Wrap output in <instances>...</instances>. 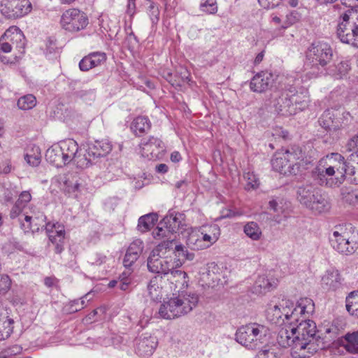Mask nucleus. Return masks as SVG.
<instances>
[{
    "mask_svg": "<svg viewBox=\"0 0 358 358\" xmlns=\"http://www.w3.org/2000/svg\"><path fill=\"white\" fill-rule=\"evenodd\" d=\"M198 302L199 296L195 292L178 290L160 306L159 314L166 320L179 317L192 311Z\"/></svg>",
    "mask_w": 358,
    "mask_h": 358,
    "instance_id": "nucleus-1",
    "label": "nucleus"
},
{
    "mask_svg": "<svg viewBox=\"0 0 358 358\" xmlns=\"http://www.w3.org/2000/svg\"><path fill=\"white\" fill-rule=\"evenodd\" d=\"M332 49L327 43H313L306 52L304 66L308 74L317 76L323 73L324 66L330 62Z\"/></svg>",
    "mask_w": 358,
    "mask_h": 358,
    "instance_id": "nucleus-2",
    "label": "nucleus"
},
{
    "mask_svg": "<svg viewBox=\"0 0 358 358\" xmlns=\"http://www.w3.org/2000/svg\"><path fill=\"white\" fill-rule=\"evenodd\" d=\"M336 36L342 43L358 48V7H351L339 17Z\"/></svg>",
    "mask_w": 358,
    "mask_h": 358,
    "instance_id": "nucleus-3",
    "label": "nucleus"
},
{
    "mask_svg": "<svg viewBox=\"0 0 358 358\" xmlns=\"http://www.w3.org/2000/svg\"><path fill=\"white\" fill-rule=\"evenodd\" d=\"M269 329L267 327L250 323L239 327L235 334L236 341L248 349L259 348L268 341Z\"/></svg>",
    "mask_w": 358,
    "mask_h": 358,
    "instance_id": "nucleus-4",
    "label": "nucleus"
},
{
    "mask_svg": "<svg viewBox=\"0 0 358 358\" xmlns=\"http://www.w3.org/2000/svg\"><path fill=\"white\" fill-rule=\"evenodd\" d=\"M294 331L301 343H307L305 346L306 352L309 354V357L315 353L319 349L323 348V345L319 346L316 344L320 337L317 335V327L315 322L306 318V315L299 317L298 322H291Z\"/></svg>",
    "mask_w": 358,
    "mask_h": 358,
    "instance_id": "nucleus-5",
    "label": "nucleus"
},
{
    "mask_svg": "<svg viewBox=\"0 0 358 358\" xmlns=\"http://www.w3.org/2000/svg\"><path fill=\"white\" fill-rule=\"evenodd\" d=\"M173 241H164L158 244L150 253L147 259V266L150 272L168 275L173 264L166 257H162L167 251L173 249Z\"/></svg>",
    "mask_w": 358,
    "mask_h": 358,
    "instance_id": "nucleus-6",
    "label": "nucleus"
},
{
    "mask_svg": "<svg viewBox=\"0 0 358 358\" xmlns=\"http://www.w3.org/2000/svg\"><path fill=\"white\" fill-rule=\"evenodd\" d=\"M280 306L287 325L291 322H298L300 317H303L305 315H309L315 310L314 302L310 298L300 299L296 306H294V303L291 301L282 299L280 303Z\"/></svg>",
    "mask_w": 358,
    "mask_h": 358,
    "instance_id": "nucleus-7",
    "label": "nucleus"
},
{
    "mask_svg": "<svg viewBox=\"0 0 358 358\" xmlns=\"http://www.w3.org/2000/svg\"><path fill=\"white\" fill-rule=\"evenodd\" d=\"M294 329L291 322L280 329L277 336L278 344L282 348L292 347L293 358H309V354L304 350L307 343H301Z\"/></svg>",
    "mask_w": 358,
    "mask_h": 358,
    "instance_id": "nucleus-8",
    "label": "nucleus"
},
{
    "mask_svg": "<svg viewBox=\"0 0 358 358\" xmlns=\"http://www.w3.org/2000/svg\"><path fill=\"white\" fill-rule=\"evenodd\" d=\"M60 23L65 30L75 32L86 27L88 18L84 12L77 8H69L62 14Z\"/></svg>",
    "mask_w": 358,
    "mask_h": 358,
    "instance_id": "nucleus-9",
    "label": "nucleus"
},
{
    "mask_svg": "<svg viewBox=\"0 0 358 358\" xmlns=\"http://www.w3.org/2000/svg\"><path fill=\"white\" fill-rule=\"evenodd\" d=\"M31 10L29 0H0V12L8 18H18Z\"/></svg>",
    "mask_w": 358,
    "mask_h": 358,
    "instance_id": "nucleus-10",
    "label": "nucleus"
},
{
    "mask_svg": "<svg viewBox=\"0 0 358 358\" xmlns=\"http://www.w3.org/2000/svg\"><path fill=\"white\" fill-rule=\"evenodd\" d=\"M329 238L331 245L339 253L350 255L357 249L356 242H350L347 237L348 233L343 231L341 226H336Z\"/></svg>",
    "mask_w": 358,
    "mask_h": 358,
    "instance_id": "nucleus-11",
    "label": "nucleus"
},
{
    "mask_svg": "<svg viewBox=\"0 0 358 358\" xmlns=\"http://www.w3.org/2000/svg\"><path fill=\"white\" fill-rule=\"evenodd\" d=\"M299 79L295 80L294 85H289L287 88L292 105L295 109V113L301 111L308 107L310 102L308 91L303 87H299Z\"/></svg>",
    "mask_w": 358,
    "mask_h": 358,
    "instance_id": "nucleus-12",
    "label": "nucleus"
},
{
    "mask_svg": "<svg viewBox=\"0 0 358 358\" xmlns=\"http://www.w3.org/2000/svg\"><path fill=\"white\" fill-rule=\"evenodd\" d=\"M344 113H342L344 115ZM341 113L338 110L331 108L326 110L319 120L320 124L325 130L333 134L342 127Z\"/></svg>",
    "mask_w": 358,
    "mask_h": 358,
    "instance_id": "nucleus-13",
    "label": "nucleus"
},
{
    "mask_svg": "<svg viewBox=\"0 0 358 358\" xmlns=\"http://www.w3.org/2000/svg\"><path fill=\"white\" fill-rule=\"evenodd\" d=\"M289 92L287 88L275 96L273 100V106L275 110L280 115L289 116L295 115V109L292 105Z\"/></svg>",
    "mask_w": 358,
    "mask_h": 358,
    "instance_id": "nucleus-14",
    "label": "nucleus"
},
{
    "mask_svg": "<svg viewBox=\"0 0 358 358\" xmlns=\"http://www.w3.org/2000/svg\"><path fill=\"white\" fill-rule=\"evenodd\" d=\"M24 222L21 223L24 231H38L40 229L49 230L50 224L46 223V217L43 212H34L33 215H23Z\"/></svg>",
    "mask_w": 358,
    "mask_h": 358,
    "instance_id": "nucleus-15",
    "label": "nucleus"
},
{
    "mask_svg": "<svg viewBox=\"0 0 358 358\" xmlns=\"http://www.w3.org/2000/svg\"><path fill=\"white\" fill-rule=\"evenodd\" d=\"M142 155L149 159H155L164 152L165 146L162 141L157 137L150 136L142 143Z\"/></svg>",
    "mask_w": 358,
    "mask_h": 358,
    "instance_id": "nucleus-16",
    "label": "nucleus"
},
{
    "mask_svg": "<svg viewBox=\"0 0 358 358\" xmlns=\"http://www.w3.org/2000/svg\"><path fill=\"white\" fill-rule=\"evenodd\" d=\"M274 81L273 75L268 71L257 73L251 79L250 88L252 92L262 93L268 90Z\"/></svg>",
    "mask_w": 358,
    "mask_h": 358,
    "instance_id": "nucleus-17",
    "label": "nucleus"
},
{
    "mask_svg": "<svg viewBox=\"0 0 358 358\" xmlns=\"http://www.w3.org/2000/svg\"><path fill=\"white\" fill-rule=\"evenodd\" d=\"M271 165L275 171L284 175H296V164H290L285 152H278L271 159Z\"/></svg>",
    "mask_w": 358,
    "mask_h": 358,
    "instance_id": "nucleus-18",
    "label": "nucleus"
},
{
    "mask_svg": "<svg viewBox=\"0 0 358 358\" xmlns=\"http://www.w3.org/2000/svg\"><path fill=\"white\" fill-rule=\"evenodd\" d=\"M329 161L333 165L335 171L340 174V176L337 178H342L343 182L345 180L347 174L353 175L355 173V167L350 165L344 157L339 153H331L329 157Z\"/></svg>",
    "mask_w": 358,
    "mask_h": 358,
    "instance_id": "nucleus-19",
    "label": "nucleus"
},
{
    "mask_svg": "<svg viewBox=\"0 0 358 358\" xmlns=\"http://www.w3.org/2000/svg\"><path fill=\"white\" fill-rule=\"evenodd\" d=\"M157 345L156 337L145 334L136 340V352L141 357L150 356L154 352Z\"/></svg>",
    "mask_w": 358,
    "mask_h": 358,
    "instance_id": "nucleus-20",
    "label": "nucleus"
},
{
    "mask_svg": "<svg viewBox=\"0 0 358 358\" xmlns=\"http://www.w3.org/2000/svg\"><path fill=\"white\" fill-rule=\"evenodd\" d=\"M3 38L12 44L20 55H23L25 48V37L22 31L17 27H9L3 35Z\"/></svg>",
    "mask_w": 358,
    "mask_h": 358,
    "instance_id": "nucleus-21",
    "label": "nucleus"
},
{
    "mask_svg": "<svg viewBox=\"0 0 358 358\" xmlns=\"http://www.w3.org/2000/svg\"><path fill=\"white\" fill-rule=\"evenodd\" d=\"M312 177L314 180L321 186L336 187L343 183L342 178H328L323 171V168L320 166H317L313 170Z\"/></svg>",
    "mask_w": 358,
    "mask_h": 358,
    "instance_id": "nucleus-22",
    "label": "nucleus"
},
{
    "mask_svg": "<svg viewBox=\"0 0 358 358\" xmlns=\"http://www.w3.org/2000/svg\"><path fill=\"white\" fill-rule=\"evenodd\" d=\"M336 344L344 348L349 353L358 354V330L341 336L337 340Z\"/></svg>",
    "mask_w": 358,
    "mask_h": 358,
    "instance_id": "nucleus-23",
    "label": "nucleus"
},
{
    "mask_svg": "<svg viewBox=\"0 0 358 358\" xmlns=\"http://www.w3.org/2000/svg\"><path fill=\"white\" fill-rule=\"evenodd\" d=\"M89 156L96 159L106 156L112 150V145L107 140L96 141L94 143L88 145Z\"/></svg>",
    "mask_w": 358,
    "mask_h": 358,
    "instance_id": "nucleus-24",
    "label": "nucleus"
},
{
    "mask_svg": "<svg viewBox=\"0 0 358 358\" xmlns=\"http://www.w3.org/2000/svg\"><path fill=\"white\" fill-rule=\"evenodd\" d=\"M284 152L288 158V161L290 164H296L297 172L299 171L301 166L310 162V160L305 156V153L299 146H292Z\"/></svg>",
    "mask_w": 358,
    "mask_h": 358,
    "instance_id": "nucleus-25",
    "label": "nucleus"
},
{
    "mask_svg": "<svg viewBox=\"0 0 358 358\" xmlns=\"http://www.w3.org/2000/svg\"><path fill=\"white\" fill-rule=\"evenodd\" d=\"M277 287V280L268 279L266 276L260 275L255 280L252 287V292L256 294H264Z\"/></svg>",
    "mask_w": 358,
    "mask_h": 358,
    "instance_id": "nucleus-26",
    "label": "nucleus"
},
{
    "mask_svg": "<svg viewBox=\"0 0 358 358\" xmlns=\"http://www.w3.org/2000/svg\"><path fill=\"white\" fill-rule=\"evenodd\" d=\"M184 215L180 213L170 212L160 222V224L169 229L171 233H176L182 226Z\"/></svg>",
    "mask_w": 358,
    "mask_h": 358,
    "instance_id": "nucleus-27",
    "label": "nucleus"
},
{
    "mask_svg": "<svg viewBox=\"0 0 358 358\" xmlns=\"http://www.w3.org/2000/svg\"><path fill=\"white\" fill-rule=\"evenodd\" d=\"M52 227L55 228V230L50 232L49 239L55 245V252L60 254L64 249L65 231L64 227L58 224H53Z\"/></svg>",
    "mask_w": 358,
    "mask_h": 358,
    "instance_id": "nucleus-28",
    "label": "nucleus"
},
{
    "mask_svg": "<svg viewBox=\"0 0 358 358\" xmlns=\"http://www.w3.org/2000/svg\"><path fill=\"white\" fill-rule=\"evenodd\" d=\"M58 146L59 147L64 161L67 164L76 157L78 152V145L77 142L73 139H68L65 141L61 142Z\"/></svg>",
    "mask_w": 358,
    "mask_h": 358,
    "instance_id": "nucleus-29",
    "label": "nucleus"
},
{
    "mask_svg": "<svg viewBox=\"0 0 358 358\" xmlns=\"http://www.w3.org/2000/svg\"><path fill=\"white\" fill-rule=\"evenodd\" d=\"M45 159L48 162L57 167H62L67 164L66 162L64 161L63 154L58 145H52L47 150Z\"/></svg>",
    "mask_w": 358,
    "mask_h": 358,
    "instance_id": "nucleus-30",
    "label": "nucleus"
},
{
    "mask_svg": "<svg viewBox=\"0 0 358 358\" xmlns=\"http://www.w3.org/2000/svg\"><path fill=\"white\" fill-rule=\"evenodd\" d=\"M168 275H170L168 280H170L171 283L175 284L176 288H179V290H182V289L187 287L188 277L185 271L174 269L172 265Z\"/></svg>",
    "mask_w": 358,
    "mask_h": 358,
    "instance_id": "nucleus-31",
    "label": "nucleus"
},
{
    "mask_svg": "<svg viewBox=\"0 0 358 358\" xmlns=\"http://www.w3.org/2000/svg\"><path fill=\"white\" fill-rule=\"evenodd\" d=\"M308 208L315 213H321L327 211L330 208V203L324 195L317 191Z\"/></svg>",
    "mask_w": 358,
    "mask_h": 358,
    "instance_id": "nucleus-32",
    "label": "nucleus"
},
{
    "mask_svg": "<svg viewBox=\"0 0 358 358\" xmlns=\"http://www.w3.org/2000/svg\"><path fill=\"white\" fill-rule=\"evenodd\" d=\"M322 282L328 289L336 290L341 285V277L337 270L328 271L322 278Z\"/></svg>",
    "mask_w": 358,
    "mask_h": 358,
    "instance_id": "nucleus-33",
    "label": "nucleus"
},
{
    "mask_svg": "<svg viewBox=\"0 0 358 358\" xmlns=\"http://www.w3.org/2000/svg\"><path fill=\"white\" fill-rule=\"evenodd\" d=\"M151 128V122L148 117L145 116H138L136 117L131 125V130L136 135L141 136L142 134L150 131Z\"/></svg>",
    "mask_w": 358,
    "mask_h": 358,
    "instance_id": "nucleus-34",
    "label": "nucleus"
},
{
    "mask_svg": "<svg viewBox=\"0 0 358 358\" xmlns=\"http://www.w3.org/2000/svg\"><path fill=\"white\" fill-rule=\"evenodd\" d=\"M157 220V213H152L143 215L138 219L137 229L141 233L148 231L153 227Z\"/></svg>",
    "mask_w": 358,
    "mask_h": 358,
    "instance_id": "nucleus-35",
    "label": "nucleus"
},
{
    "mask_svg": "<svg viewBox=\"0 0 358 358\" xmlns=\"http://www.w3.org/2000/svg\"><path fill=\"white\" fill-rule=\"evenodd\" d=\"M317 191L310 185L299 187L297 189V199L299 201L308 208Z\"/></svg>",
    "mask_w": 358,
    "mask_h": 358,
    "instance_id": "nucleus-36",
    "label": "nucleus"
},
{
    "mask_svg": "<svg viewBox=\"0 0 358 358\" xmlns=\"http://www.w3.org/2000/svg\"><path fill=\"white\" fill-rule=\"evenodd\" d=\"M350 70L349 62L342 61L337 65L330 67L328 73L335 79H342L348 75Z\"/></svg>",
    "mask_w": 358,
    "mask_h": 358,
    "instance_id": "nucleus-37",
    "label": "nucleus"
},
{
    "mask_svg": "<svg viewBox=\"0 0 358 358\" xmlns=\"http://www.w3.org/2000/svg\"><path fill=\"white\" fill-rule=\"evenodd\" d=\"M245 234L252 241H259L262 236V231L255 222H248L243 227Z\"/></svg>",
    "mask_w": 358,
    "mask_h": 358,
    "instance_id": "nucleus-38",
    "label": "nucleus"
},
{
    "mask_svg": "<svg viewBox=\"0 0 358 358\" xmlns=\"http://www.w3.org/2000/svg\"><path fill=\"white\" fill-rule=\"evenodd\" d=\"M266 315L268 320L273 323L279 324L282 323L286 324L280 303L275 305L273 307L268 308L266 310Z\"/></svg>",
    "mask_w": 358,
    "mask_h": 358,
    "instance_id": "nucleus-39",
    "label": "nucleus"
},
{
    "mask_svg": "<svg viewBox=\"0 0 358 358\" xmlns=\"http://www.w3.org/2000/svg\"><path fill=\"white\" fill-rule=\"evenodd\" d=\"M346 310L358 317V290L351 292L346 297Z\"/></svg>",
    "mask_w": 358,
    "mask_h": 358,
    "instance_id": "nucleus-40",
    "label": "nucleus"
},
{
    "mask_svg": "<svg viewBox=\"0 0 358 358\" xmlns=\"http://www.w3.org/2000/svg\"><path fill=\"white\" fill-rule=\"evenodd\" d=\"M187 244L194 250H199L206 249L204 242L202 241L200 235L196 233H192L189 235L187 239Z\"/></svg>",
    "mask_w": 358,
    "mask_h": 358,
    "instance_id": "nucleus-41",
    "label": "nucleus"
},
{
    "mask_svg": "<svg viewBox=\"0 0 358 358\" xmlns=\"http://www.w3.org/2000/svg\"><path fill=\"white\" fill-rule=\"evenodd\" d=\"M13 320L8 317L0 322V340L8 338L13 332Z\"/></svg>",
    "mask_w": 358,
    "mask_h": 358,
    "instance_id": "nucleus-42",
    "label": "nucleus"
},
{
    "mask_svg": "<svg viewBox=\"0 0 358 358\" xmlns=\"http://www.w3.org/2000/svg\"><path fill=\"white\" fill-rule=\"evenodd\" d=\"M36 99L32 94H27L20 97L17 101V106L22 110H29L36 106Z\"/></svg>",
    "mask_w": 358,
    "mask_h": 358,
    "instance_id": "nucleus-43",
    "label": "nucleus"
},
{
    "mask_svg": "<svg viewBox=\"0 0 358 358\" xmlns=\"http://www.w3.org/2000/svg\"><path fill=\"white\" fill-rule=\"evenodd\" d=\"M74 162L77 164V166L81 169H85L94 164L96 160L92 156H89L88 150H86V153L81 156L80 155H76V157L73 159Z\"/></svg>",
    "mask_w": 358,
    "mask_h": 358,
    "instance_id": "nucleus-44",
    "label": "nucleus"
},
{
    "mask_svg": "<svg viewBox=\"0 0 358 358\" xmlns=\"http://www.w3.org/2000/svg\"><path fill=\"white\" fill-rule=\"evenodd\" d=\"M244 180H245V189L251 190L258 188L259 181L258 178L254 174L253 172H245L243 175Z\"/></svg>",
    "mask_w": 358,
    "mask_h": 358,
    "instance_id": "nucleus-45",
    "label": "nucleus"
},
{
    "mask_svg": "<svg viewBox=\"0 0 358 358\" xmlns=\"http://www.w3.org/2000/svg\"><path fill=\"white\" fill-rule=\"evenodd\" d=\"M342 199L349 204H356L358 203V194L356 191L350 189L348 187L341 189Z\"/></svg>",
    "mask_w": 358,
    "mask_h": 358,
    "instance_id": "nucleus-46",
    "label": "nucleus"
},
{
    "mask_svg": "<svg viewBox=\"0 0 358 358\" xmlns=\"http://www.w3.org/2000/svg\"><path fill=\"white\" fill-rule=\"evenodd\" d=\"M157 277H154L150 280L148 285L149 295L154 300H157L161 298V289L157 285Z\"/></svg>",
    "mask_w": 358,
    "mask_h": 358,
    "instance_id": "nucleus-47",
    "label": "nucleus"
},
{
    "mask_svg": "<svg viewBox=\"0 0 358 358\" xmlns=\"http://www.w3.org/2000/svg\"><path fill=\"white\" fill-rule=\"evenodd\" d=\"M200 8L208 14H215L217 11L216 0H201Z\"/></svg>",
    "mask_w": 358,
    "mask_h": 358,
    "instance_id": "nucleus-48",
    "label": "nucleus"
},
{
    "mask_svg": "<svg viewBox=\"0 0 358 358\" xmlns=\"http://www.w3.org/2000/svg\"><path fill=\"white\" fill-rule=\"evenodd\" d=\"M301 17V14L296 11V10H292L290 11L288 14L286 15V19L284 22V24L282 26L283 29H286L291 25L296 23L300 20Z\"/></svg>",
    "mask_w": 358,
    "mask_h": 358,
    "instance_id": "nucleus-49",
    "label": "nucleus"
},
{
    "mask_svg": "<svg viewBox=\"0 0 358 358\" xmlns=\"http://www.w3.org/2000/svg\"><path fill=\"white\" fill-rule=\"evenodd\" d=\"M77 97L83 99L86 103H90L95 99V92L94 90H80L76 92Z\"/></svg>",
    "mask_w": 358,
    "mask_h": 358,
    "instance_id": "nucleus-50",
    "label": "nucleus"
},
{
    "mask_svg": "<svg viewBox=\"0 0 358 358\" xmlns=\"http://www.w3.org/2000/svg\"><path fill=\"white\" fill-rule=\"evenodd\" d=\"M143 242L140 239H136L129 245L127 252L132 255H136V257H139L143 252Z\"/></svg>",
    "mask_w": 358,
    "mask_h": 358,
    "instance_id": "nucleus-51",
    "label": "nucleus"
},
{
    "mask_svg": "<svg viewBox=\"0 0 358 358\" xmlns=\"http://www.w3.org/2000/svg\"><path fill=\"white\" fill-rule=\"evenodd\" d=\"M89 56L91 58L94 68L101 65L106 60V55L104 52H94L90 53Z\"/></svg>",
    "mask_w": 358,
    "mask_h": 358,
    "instance_id": "nucleus-52",
    "label": "nucleus"
},
{
    "mask_svg": "<svg viewBox=\"0 0 358 358\" xmlns=\"http://www.w3.org/2000/svg\"><path fill=\"white\" fill-rule=\"evenodd\" d=\"M171 234H173V233H171L168 228L161 225L160 223L152 231V236L155 239H162L165 237H169V236Z\"/></svg>",
    "mask_w": 358,
    "mask_h": 358,
    "instance_id": "nucleus-53",
    "label": "nucleus"
},
{
    "mask_svg": "<svg viewBox=\"0 0 358 358\" xmlns=\"http://www.w3.org/2000/svg\"><path fill=\"white\" fill-rule=\"evenodd\" d=\"M148 12L152 24H157L159 20L160 13L158 6L154 2H151Z\"/></svg>",
    "mask_w": 358,
    "mask_h": 358,
    "instance_id": "nucleus-54",
    "label": "nucleus"
},
{
    "mask_svg": "<svg viewBox=\"0 0 358 358\" xmlns=\"http://www.w3.org/2000/svg\"><path fill=\"white\" fill-rule=\"evenodd\" d=\"M11 285V280L8 275L0 274V294L8 292Z\"/></svg>",
    "mask_w": 358,
    "mask_h": 358,
    "instance_id": "nucleus-55",
    "label": "nucleus"
},
{
    "mask_svg": "<svg viewBox=\"0 0 358 358\" xmlns=\"http://www.w3.org/2000/svg\"><path fill=\"white\" fill-rule=\"evenodd\" d=\"M89 294H85L83 297L79 299H75L71 302V309L73 312H77L83 309L85 305V298H87Z\"/></svg>",
    "mask_w": 358,
    "mask_h": 358,
    "instance_id": "nucleus-56",
    "label": "nucleus"
},
{
    "mask_svg": "<svg viewBox=\"0 0 358 358\" xmlns=\"http://www.w3.org/2000/svg\"><path fill=\"white\" fill-rule=\"evenodd\" d=\"M181 74H183V76H181V78L178 80H172L171 79L169 80V78H166L169 82L173 85V86H182V85H184L185 83H188L190 80L189 78V73L187 71L185 70L183 72H181L180 73Z\"/></svg>",
    "mask_w": 358,
    "mask_h": 358,
    "instance_id": "nucleus-57",
    "label": "nucleus"
},
{
    "mask_svg": "<svg viewBox=\"0 0 358 358\" xmlns=\"http://www.w3.org/2000/svg\"><path fill=\"white\" fill-rule=\"evenodd\" d=\"M106 257L101 253H96L89 257V263L92 265L100 266L106 262Z\"/></svg>",
    "mask_w": 358,
    "mask_h": 358,
    "instance_id": "nucleus-58",
    "label": "nucleus"
},
{
    "mask_svg": "<svg viewBox=\"0 0 358 358\" xmlns=\"http://www.w3.org/2000/svg\"><path fill=\"white\" fill-rule=\"evenodd\" d=\"M138 259V257H136V255H132L126 252L123 259V265L126 268H131L132 265L137 261Z\"/></svg>",
    "mask_w": 358,
    "mask_h": 358,
    "instance_id": "nucleus-59",
    "label": "nucleus"
},
{
    "mask_svg": "<svg viewBox=\"0 0 358 358\" xmlns=\"http://www.w3.org/2000/svg\"><path fill=\"white\" fill-rule=\"evenodd\" d=\"M79 68L82 71H87L94 68L89 55L84 57L79 62Z\"/></svg>",
    "mask_w": 358,
    "mask_h": 358,
    "instance_id": "nucleus-60",
    "label": "nucleus"
},
{
    "mask_svg": "<svg viewBox=\"0 0 358 358\" xmlns=\"http://www.w3.org/2000/svg\"><path fill=\"white\" fill-rule=\"evenodd\" d=\"M24 206H22V205H20L19 203H15V204L14 205V206L12 208L11 210H10V216L12 219H14V218H16L17 217H20L19 218V220L20 221H22V217H24V215L23 214H22V208ZM24 215H25L24 213Z\"/></svg>",
    "mask_w": 358,
    "mask_h": 358,
    "instance_id": "nucleus-61",
    "label": "nucleus"
},
{
    "mask_svg": "<svg viewBox=\"0 0 358 358\" xmlns=\"http://www.w3.org/2000/svg\"><path fill=\"white\" fill-rule=\"evenodd\" d=\"M24 159L27 162L32 166H37L41 163V156L39 155H32L27 154Z\"/></svg>",
    "mask_w": 358,
    "mask_h": 358,
    "instance_id": "nucleus-62",
    "label": "nucleus"
},
{
    "mask_svg": "<svg viewBox=\"0 0 358 358\" xmlns=\"http://www.w3.org/2000/svg\"><path fill=\"white\" fill-rule=\"evenodd\" d=\"M31 199V195L28 191H23L19 196L17 203L24 206Z\"/></svg>",
    "mask_w": 358,
    "mask_h": 358,
    "instance_id": "nucleus-63",
    "label": "nucleus"
},
{
    "mask_svg": "<svg viewBox=\"0 0 358 358\" xmlns=\"http://www.w3.org/2000/svg\"><path fill=\"white\" fill-rule=\"evenodd\" d=\"M346 148L348 151H356L358 150V134L351 138L346 144Z\"/></svg>",
    "mask_w": 358,
    "mask_h": 358,
    "instance_id": "nucleus-64",
    "label": "nucleus"
}]
</instances>
